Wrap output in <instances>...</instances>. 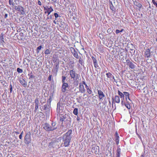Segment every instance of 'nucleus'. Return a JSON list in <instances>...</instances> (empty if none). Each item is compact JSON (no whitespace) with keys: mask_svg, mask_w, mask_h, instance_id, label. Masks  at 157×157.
Returning a JSON list of instances; mask_svg holds the SVG:
<instances>
[{"mask_svg":"<svg viewBox=\"0 0 157 157\" xmlns=\"http://www.w3.org/2000/svg\"><path fill=\"white\" fill-rule=\"evenodd\" d=\"M60 121L62 122L64 121V124L67 127H70L71 123V118L68 115L65 114L60 117Z\"/></svg>","mask_w":157,"mask_h":157,"instance_id":"1","label":"nucleus"},{"mask_svg":"<svg viewBox=\"0 0 157 157\" xmlns=\"http://www.w3.org/2000/svg\"><path fill=\"white\" fill-rule=\"evenodd\" d=\"M51 100L49 99L47 101V104L44 105V110L45 111L46 114L50 113V105Z\"/></svg>","mask_w":157,"mask_h":157,"instance_id":"2","label":"nucleus"},{"mask_svg":"<svg viewBox=\"0 0 157 157\" xmlns=\"http://www.w3.org/2000/svg\"><path fill=\"white\" fill-rule=\"evenodd\" d=\"M70 74L72 78L74 80H77L79 78V75L77 74L74 70H72L70 71Z\"/></svg>","mask_w":157,"mask_h":157,"instance_id":"3","label":"nucleus"},{"mask_svg":"<svg viewBox=\"0 0 157 157\" xmlns=\"http://www.w3.org/2000/svg\"><path fill=\"white\" fill-rule=\"evenodd\" d=\"M64 109V107L63 104L62 103H60V101L57 103V108L56 109L57 113H61Z\"/></svg>","mask_w":157,"mask_h":157,"instance_id":"4","label":"nucleus"},{"mask_svg":"<svg viewBox=\"0 0 157 157\" xmlns=\"http://www.w3.org/2000/svg\"><path fill=\"white\" fill-rule=\"evenodd\" d=\"M31 133L30 132L27 133L24 139V142L26 144H28L31 142Z\"/></svg>","mask_w":157,"mask_h":157,"instance_id":"5","label":"nucleus"},{"mask_svg":"<svg viewBox=\"0 0 157 157\" xmlns=\"http://www.w3.org/2000/svg\"><path fill=\"white\" fill-rule=\"evenodd\" d=\"M71 138L70 137L63 136V140L64 142V144L65 147H67L69 145Z\"/></svg>","mask_w":157,"mask_h":157,"instance_id":"6","label":"nucleus"},{"mask_svg":"<svg viewBox=\"0 0 157 157\" xmlns=\"http://www.w3.org/2000/svg\"><path fill=\"white\" fill-rule=\"evenodd\" d=\"M43 128L46 131L48 132L52 131V128L50 127V124L48 123H45L44 124Z\"/></svg>","mask_w":157,"mask_h":157,"instance_id":"7","label":"nucleus"},{"mask_svg":"<svg viewBox=\"0 0 157 157\" xmlns=\"http://www.w3.org/2000/svg\"><path fill=\"white\" fill-rule=\"evenodd\" d=\"M71 51V52L72 53L73 56L75 57L77 59H78L79 58V56L77 51L75 50V49L72 48L71 47L70 48Z\"/></svg>","mask_w":157,"mask_h":157,"instance_id":"8","label":"nucleus"},{"mask_svg":"<svg viewBox=\"0 0 157 157\" xmlns=\"http://www.w3.org/2000/svg\"><path fill=\"white\" fill-rule=\"evenodd\" d=\"M98 92L99 100L102 99L105 96V94L101 90H98Z\"/></svg>","mask_w":157,"mask_h":157,"instance_id":"9","label":"nucleus"},{"mask_svg":"<svg viewBox=\"0 0 157 157\" xmlns=\"http://www.w3.org/2000/svg\"><path fill=\"white\" fill-rule=\"evenodd\" d=\"M68 87V85L67 83H63L61 88V91L64 93L67 90V88Z\"/></svg>","mask_w":157,"mask_h":157,"instance_id":"10","label":"nucleus"},{"mask_svg":"<svg viewBox=\"0 0 157 157\" xmlns=\"http://www.w3.org/2000/svg\"><path fill=\"white\" fill-rule=\"evenodd\" d=\"M19 82L24 87H26L27 86V82L23 78H21L19 80Z\"/></svg>","mask_w":157,"mask_h":157,"instance_id":"11","label":"nucleus"},{"mask_svg":"<svg viewBox=\"0 0 157 157\" xmlns=\"http://www.w3.org/2000/svg\"><path fill=\"white\" fill-rule=\"evenodd\" d=\"M92 59L93 60V62L94 63V67L95 68H97L98 67V64L97 62L96 58L94 56L91 57Z\"/></svg>","mask_w":157,"mask_h":157,"instance_id":"12","label":"nucleus"},{"mask_svg":"<svg viewBox=\"0 0 157 157\" xmlns=\"http://www.w3.org/2000/svg\"><path fill=\"white\" fill-rule=\"evenodd\" d=\"M50 127L52 128V130L53 131L57 128V125L56 123V122L52 121L51 124H50Z\"/></svg>","mask_w":157,"mask_h":157,"instance_id":"13","label":"nucleus"},{"mask_svg":"<svg viewBox=\"0 0 157 157\" xmlns=\"http://www.w3.org/2000/svg\"><path fill=\"white\" fill-rule=\"evenodd\" d=\"M62 139L61 138L59 137L57 140H55L53 142H52L50 143V144L52 146H55V145L57 144V143H58V140H61Z\"/></svg>","mask_w":157,"mask_h":157,"instance_id":"14","label":"nucleus"},{"mask_svg":"<svg viewBox=\"0 0 157 157\" xmlns=\"http://www.w3.org/2000/svg\"><path fill=\"white\" fill-rule=\"evenodd\" d=\"M123 93H124V96L125 95V96L126 98V101L128 102V99L131 102H132V101L130 100L129 98V94L128 92H124Z\"/></svg>","mask_w":157,"mask_h":157,"instance_id":"15","label":"nucleus"},{"mask_svg":"<svg viewBox=\"0 0 157 157\" xmlns=\"http://www.w3.org/2000/svg\"><path fill=\"white\" fill-rule=\"evenodd\" d=\"M79 90L82 93L84 92L85 91L84 86L81 83H79Z\"/></svg>","mask_w":157,"mask_h":157,"instance_id":"16","label":"nucleus"},{"mask_svg":"<svg viewBox=\"0 0 157 157\" xmlns=\"http://www.w3.org/2000/svg\"><path fill=\"white\" fill-rule=\"evenodd\" d=\"M53 11V10L51 6L50 7L47 8V10L45 11L44 12L45 13H47L48 14V15H49Z\"/></svg>","mask_w":157,"mask_h":157,"instance_id":"17","label":"nucleus"},{"mask_svg":"<svg viewBox=\"0 0 157 157\" xmlns=\"http://www.w3.org/2000/svg\"><path fill=\"white\" fill-rule=\"evenodd\" d=\"M151 51L149 48L147 49L145 53V55L147 57V58H149L151 56Z\"/></svg>","mask_w":157,"mask_h":157,"instance_id":"18","label":"nucleus"},{"mask_svg":"<svg viewBox=\"0 0 157 157\" xmlns=\"http://www.w3.org/2000/svg\"><path fill=\"white\" fill-rule=\"evenodd\" d=\"M72 131L71 130H69L65 134H64L63 136H66V137H70L71 138H72V136L71 135L72 133Z\"/></svg>","mask_w":157,"mask_h":157,"instance_id":"19","label":"nucleus"},{"mask_svg":"<svg viewBox=\"0 0 157 157\" xmlns=\"http://www.w3.org/2000/svg\"><path fill=\"white\" fill-rule=\"evenodd\" d=\"M99 148L98 146H95L92 148V151L93 153H94L96 154L98 153V151H97V148Z\"/></svg>","mask_w":157,"mask_h":157,"instance_id":"20","label":"nucleus"},{"mask_svg":"<svg viewBox=\"0 0 157 157\" xmlns=\"http://www.w3.org/2000/svg\"><path fill=\"white\" fill-rule=\"evenodd\" d=\"M35 108L36 109H38V106H39V100L38 98H36L35 100Z\"/></svg>","mask_w":157,"mask_h":157,"instance_id":"21","label":"nucleus"},{"mask_svg":"<svg viewBox=\"0 0 157 157\" xmlns=\"http://www.w3.org/2000/svg\"><path fill=\"white\" fill-rule=\"evenodd\" d=\"M59 62H56V67L55 68L54 70H52L53 72H54L55 71H56V73L58 71V68H59Z\"/></svg>","mask_w":157,"mask_h":157,"instance_id":"22","label":"nucleus"},{"mask_svg":"<svg viewBox=\"0 0 157 157\" xmlns=\"http://www.w3.org/2000/svg\"><path fill=\"white\" fill-rule=\"evenodd\" d=\"M4 34L3 33H2L0 35V42L1 43H5V42L4 41V38L3 37Z\"/></svg>","mask_w":157,"mask_h":157,"instance_id":"23","label":"nucleus"},{"mask_svg":"<svg viewBox=\"0 0 157 157\" xmlns=\"http://www.w3.org/2000/svg\"><path fill=\"white\" fill-rule=\"evenodd\" d=\"M121 153V148L118 146L117 151L116 157H120Z\"/></svg>","mask_w":157,"mask_h":157,"instance_id":"24","label":"nucleus"},{"mask_svg":"<svg viewBox=\"0 0 157 157\" xmlns=\"http://www.w3.org/2000/svg\"><path fill=\"white\" fill-rule=\"evenodd\" d=\"M110 8L111 10L113 11H115L116 9L113 6L112 2H109Z\"/></svg>","mask_w":157,"mask_h":157,"instance_id":"25","label":"nucleus"},{"mask_svg":"<svg viewBox=\"0 0 157 157\" xmlns=\"http://www.w3.org/2000/svg\"><path fill=\"white\" fill-rule=\"evenodd\" d=\"M115 102L117 103H119L120 102V99L119 97L117 95L115 96Z\"/></svg>","mask_w":157,"mask_h":157,"instance_id":"26","label":"nucleus"},{"mask_svg":"<svg viewBox=\"0 0 157 157\" xmlns=\"http://www.w3.org/2000/svg\"><path fill=\"white\" fill-rule=\"evenodd\" d=\"M134 4L140 8H141L142 6L141 3L137 2H135L134 3Z\"/></svg>","mask_w":157,"mask_h":157,"instance_id":"27","label":"nucleus"},{"mask_svg":"<svg viewBox=\"0 0 157 157\" xmlns=\"http://www.w3.org/2000/svg\"><path fill=\"white\" fill-rule=\"evenodd\" d=\"M106 75L108 78H112L113 79H114V76L110 72L107 73Z\"/></svg>","mask_w":157,"mask_h":157,"instance_id":"28","label":"nucleus"},{"mask_svg":"<svg viewBox=\"0 0 157 157\" xmlns=\"http://www.w3.org/2000/svg\"><path fill=\"white\" fill-rule=\"evenodd\" d=\"M127 65L129 67L132 69H134L135 68V66L132 62L129 63V64Z\"/></svg>","mask_w":157,"mask_h":157,"instance_id":"29","label":"nucleus"},{"mask_svg":"<svg viewBox=\"0 0 157 157\" xmlns=\"http://www.w3.org/2000/svg\"><path fill=\"white\" fill-rule=\"evenodd\" d=\"M28 76L29 77V79H31L32 78H34L35 77V76L33 75L32 72H31L30 74H28Z\"/></svg>","mask_w":157,"mask_h":157,"instance_id":"30","label":"nucleus"},{"mask_svg":"<svg viewBox=\"0 0 157 157\" xmlns=\"http://www.w3.org/2000/svg\"><path fill=\"white\" fill-rule=\"evenodd\" d=\"M118 94L119 95L120 97L121 98H124V93H122L121 92H120L119 90L118 91Z\"/></svg>","mask_w":157,"mask_h":157,"instance_id":"31","label":"nucleus"},{"mask_svg":"<svg viewBox=\"0 0 157 157\" xmlns=\"http://www.w3.org/2000/svg\"><path fill=\"white\" fill-rule=\"evenodd\" d=\"M42 45H40L36 49V52L37 53H38L42 49V48H43Z\"/></svg>","mask_w":157,"mask_h":157,"instance_id":"32","label":"nucleus"},{"mask_svg":"<svg viewBox=\"0 0 157 157\" xmlns=\"http://www.w3.org/2000/svg\"><path fill=\"white\" fill-rule=\"evenodd\" d=\"M73 113L75 115L78 114V109L77 108H75L73 110Z\"/></svg>","mask_w":157,"mask_h":157,"instance_id":"33","label":"nucleus"},{"mask_svg":"<svg viewBox=\"0 0 157 157\" xmlns=\"http://www.w3.org/2000/svg\"><path fill=\"white\" fill-rule=\"evenodd\" d=\"M51 50H49L48 49H47L44 52V54L46 55L50 54L51 53Z\"/></svg>","mask_w":157,"mask_h":157,"instance_id":"34","label":"nucleus"},{"mask_svg":"<svg viewBox=\"0 0 157 157\" xmlns=\"http://www.w3.org/2000/svg\"><path fill=\"white\" fill-rule=\"evenodd\" d=\"M18 6L19 7V6ZM20 7H21V11H20L21 13L22 14H24L25 13V12L24 10V9L23 7L22 6H20Z\"/></svg>","mask_w":157,"mask_h":157,"instance_id":"35","label":"nucleus"},{"mask_svg":"<svg viewBox=\"0 0 157 157\" xmlns=\"http://www.w3.org/2000/svg\"><path fill=\"white\" fill-rule=\"evenodd\" d=\"M115 139H119V136L118 133L117 131L116 132L115 134Z\"/></svg>","mask_w":157,"mask_h":157,"instance_id":"36","label":"nucleus"},{"mask_svg":"<svg viewBox=\"0 0 157 157\" xmlns=\"http://www.w3.org/2000/svg\"><path fill=\"white\" fill-rule=\"evenodd\" d=\"M70 8H69V9L70 10V9H71V10L73 12L75 10V7L74 6H71L70 7Z\"/></svg>","mask_w":157,"mask_h":157,"instance_id":"37","label":"nucleus"},{"mask_svg":"<svg viewBox=\"0 0 157 157\" xmlns=\"http://www.w3.org/2000/svg\"><path fill=\"white\" fill-rule=\"evenodd\" d=\"M14 9L15 10L19 11H21V8L20 7H19L16 6H14Z\"/></svg>","mask_w":157,"mask_h":157,"instance_id":"38","label":"nucleus"},{"mask_svg":"<svg viewBox=\"0 0 157 157\" xmlns=\"http://www.w3.org/2000/svg\"><path fill=\"white\" fill-rule=\"evenodd\" d=\"M125 106L128 109H130L131 106L129 104L126 103V104H125Z\"/></svg>","mask_w":157,"mask_h":157,"instance_id":"39","label":"nucleus"},{"mask_svg":"<svg viewBox=\"0 0 157 157\" xmlns=\"http://www.w3.org/2000/svg\"><path fill=\"white\" fill-rule=\"evenodd\" d=\"M17 71L19 73H21L23 72L22 70L19 68H17Z\"/></svg>","mask_w":157,"mask_h":157,"instance_id":"40","label":"nucleus"},{"mask_svg":"<svg viewBox=\"0 0 157 157\" xmlns=\"http://www.w3.org/2000/svg\"><path fill=\"white\" fill-rule=\"evenodd\" d=\"M62 83H65V80L66 79V77L65 76H62Z\"/></svg>","mask_w":157,"mask_h":157,"instance_id":"41","label":"nucleus"},{"mask_svg":"<svg viewBox=\"0 0 157 157\" xmlns=\"http://www.w3.org/2000/svg\"><path fill=\"white\" fill-rule=\"evenodd\" d=\"M87 91L89 94H90L92 92L91 90L89 89V87L87 88Z\"/></svg>","mask_w":157,"mask_h":157,"instance_id":"42","label":"nucleus"},{"mask_svg":"<svg viewBox=\"0 0 157 157\" xmlns=\"http://www.w3.org/2000/svg\"><path fill=\"white\" fill-rule=\"evenodd\" d=\"M79 63L81 65H82V64L83 63V61L82 59L80 57V59H79Z\"/></svg>","mask_w":157,"mask_h":157,"instance_id":"43","label":"nucleus"},{"mask_svg":"<svg viewBox=\"0 0 157 157\" xmlns=\"http://www.w3.org/2000/svg\"><path fill=\"white\" fill-rule=\"evenodd\" d=\"M9 4L10 5H11L13 6H14V4H13V3L12 0H9Z\"/></svg>","mask_w":157,"mask_h":157,"instance_id":"44","label":"nucleus"},{"mask_svg":"<svg viewBox=\"0 0 157 157\" xmlns=\"http://www.w3.org/2000/svg\"><path fill=\"white\" fill-rule=\"evenodd\" d=\"M114 79V81L115 82H116V83H117L118 82H120V81L121 80L120 79H118V80H119V81H118V79H117V80H116L115 79V78H114V79Z\"/></svg>","mask_w":157,"mask_h":157,"instance_id":"45","label":"nucleus"},{"mask_svg":"<svg viewBox=\"0 0 157 157\" xmlns=\"http://www.w3.org/2000/svg\"><path fill=\"white\" fill-rule=\"evenodd\" d=\"M10 93H11L12 91V86L11 84H10Z\"/></svg>","mask_w":157,"mask_h":157,"instance_id":"46","label":"nucleus"},{"mask_svg":"<svg viewBox=\"0 0 157 157\" xmlns=\"http://www.w3.org/2000/svg\"><path fill=\"white\" fill-rule=\"evenodd\" d=\"M126 63H127V65H128L129 64V63H130L131 62L128 59H127L126 60Z\"/></svg>","mask_w":157,"mask_h":157,"instance_id":"47","label":"nucleus"},{"mask_svg":"<svg viewBox=\"0 0 157 157\" xmlns=\"http://www.w3.org/2000/svg\"><path fill=\"white\" fill-rule=\"evenodd\" d=\"M52 77V75H49V76L48 77V80L49 81H51V80Z\"/></svg>","mask_w":157,"mask_h":157,"instance_id":"48","label":"nucleus"},{"mask_svg":"<svg viewBox=\"0 0 157 157\" xmlns=\"http://www.w3.org/2000/svg\"><path fill=\"white\" fill-rule=\"evenodd\" d=\"M54 15L56 18L59 17V15H58V14L57 13H54Z\"/></svg>","mask_w":157,"mask_h":157,"instance_id":"49","label":"nucleus"},{"mask_svg":"<svg viewBox=\"0 0 157 157\" xmlns=\"http://www.w3.org/2000/svg\"><path fill=\"white\" fill-rule=\"evenodd\" d=\"M115 141H116V144H118L119 143V139H115Z\"/></svg>","mask_w":157,"mask_h":157,"instance_id":"50","label":"nucleus"},{"mask_svg":"<svg viewBox=\"0 0 157 157\" xmlns=\"http://www.w3.org/2000/svg\"><path fill=\"white\" fill-rule=\"evenodd\" d=\"M19 35L21 36H22V37L24 36V34L23 33H20L19 34Z\"/></svg>","mask_w":157,"mask_h":157,"instance_id":"51","label":"nucleus"},{"mask_svg":"<svg viewBox=\"0 0 157 157\" xmlns=\"http://www.w3.org/2000/svg\"><path fill=\"white\" fill-rule=\"evenodd\" d=\"M120 33V30H118V29H117L116 30V33L117 34L118 33Z\"/></svg>","mask_w":157,"mask_h":157,"instance_id":"52","label":"nucleus"},{"mask_svg":"<svg viewBox=\"0 0 157 157\" xmlns=\"http://www.w3.org/2000/svg\"><path fill=\"white\" fill-rule=\"evenodd\" d=\"M38 4L40 6H41L42 5L41 2L39 0L38 1Z\"/></svg>","mask_w":157,"mask_h":157,"instance_id":"53","label":"nucleus"},{"mask_svg":"<svg viewBox=\"0 0 157 157\" xmlns=\"http://www.w3.org/2000/svg\"><path fill=\"white\" fill-rule=\"evenodd\" d=\"M52 19V16L51 15H50L49 16V17H48L46 19L48 20V19Z\"/></svg>","mask_w":157,"mask_h":157,"instance_id":"54","label":"nucleus"},{"mask_svg":"<svg viewBox=\"0 0 157 157\" xmlns=\"http://www.w3.org/2000/svg\"><path fill=\"white\" fill-rule=\"evenodd\" d=\"M126 103H124V101H121V104L123 105H125V104H126Z\"/></svg>","mask_w":157,"mask_h":157,"instance_id":"55","label":"nucleus"},{"mask_svg":"<svg viewBox=\"0 0 157 157\" xmlns=\"http://www.w3.org/2000/svg\"><path fill=\"white\" fill-rule=\"evenodd\" d=\"M22 135L20 134L19 136V138L20 140L22 139Z\"/></svg>","mask_w":157,"mask_h":157,"instance_id":"56","label":"nucleus"},{"mask_svg":"<svg viewBox=\"0 0 157 157\" xmlns=\"http://www.w3.org/2000/svg\"><path fill=\"white\" fill-rule=\"evenodd\" d=\"M152 2L154 5L155 4V3H157L155 1V0H152Z\"/></svg>","mask_w":157,"mask_h":157,"instance_id":"57","label":"nucleus"},{"mask_svg":"<svg viewBox=\"0 0 157 157\" xmlns=\"http://www.w3.org/2000/svg\"><path fill=\"white\" fill-rule=\"evenodd\" d=\"M76 119H77V121H79L80 120V118L79 117L77 116Z\"/></svg>","mask_w":157,"mask_h":157,"instance_id":"58","label":"nucleus"},{"mask_svg":"<svg viewBox=\"0 0 157 157\" xmlns=\"http://www.w3.org/2000/svg\"><path fill=\"white\" fill-rule=\"evenodd\" d=\"M8 16V14H5L4 16V17L5 18H6Z\"/></svg>","mask_w":157,"mask_h":157,"instance_id":"59","label":"nucleus"},{"mask_svg":"<svg viewBox=\"0 0 157 157\" xmlns=\"http://www.w3.org/2000/svg\"><path fill=\"white\" fill-rule=\"evenodd\" d=\"M47 8H48V6H46L45 7H44V10H46V11L47 10Z\"/></svg>","mask_w":157,"mask_h":157,"instance_id":"60","label":"nucleus"},{"mask_svg":"<svg viewBox=\"0 0 157 157\" xmlns=\"http://www.w3.org/2000/svg\"><path fill=\"white\" fill-rule=\"evenodd\" d=\"M15 132L17 134H19V132Z\"/></svg>","mask_w":157,"mask_h":157,"instance_id":"61","label":"nucleus"},{"mask_svg":"<svg viewBox=\"0 0 157 157\" xmlns=\"http://www.w3.org/2000/svg\"><path fill=\"white\" fill-rule=\"evenodd\" d=\"M121 98V101H124V98Z\"/></svg>","mask_w":157,"mask_h":157,"instance_id":"62","label":"nucleus"},{"mask_svg":"<svg viewBox=\"0 0 157 157\" xmlns=\"http://www.w3.org/2000/svg\"><path fill=\"white\" fill-rule=\"evenodd\" d=\"M51 0L54 2H56V0Z\"/></svg>","mask_w":157,"mask_h":157,"instance_id":"63","label":"nucleus"},{"mask_svg":"<svg viewBox=\"0 0 157 157\" xmlns=\"http://www.w3.org/2000/svg\"><path fill=\"white\" fill-rule=\"evenodd\" d=\"M86 86V87L87 89L88 87V86H87V85L86 84V85H85Z\"/></svg>","mask_w":157,"mask_h":157,"instance_id":"64","label":"nucleus"}]
</instances>
